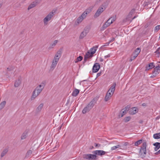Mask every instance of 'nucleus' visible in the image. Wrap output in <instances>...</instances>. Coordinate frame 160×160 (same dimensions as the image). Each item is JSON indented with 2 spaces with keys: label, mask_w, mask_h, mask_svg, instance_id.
I'll list each match as a JSON object with an SVG mask.
<instances>
[{
  "label": "nucleus",
  "mask_w": 160,
  "mask_h": 160,
  "mask_svg": "<svg viewBox=\"0 0 160 160\" xmlns=\"http://www.w3.org/2000/svg\"><path fill=\"white\" fill-rule=\"evenodd\" d=\"M146 147L147 143L146 142H144L142 143V145L140 149L139 152V154L140 156L142 158L146 157Z\"/></svg>",
  "instance_id": "obj_1"
},
{
  "label": "nucleus",
  "mask_w": 160,
  "mask_h": 160,
  "mask_svg": "<svg viewBox=\"0 0 160 160\" xmlns=\"http://www.w3.org/2000/svg\"><path fill=\"white\" fill-rule=\"evenodd\" d=\"M55 12V11L53 10L44 19L43 22L45 24H47V22L51 20Z\"/></svg>",
  "instance_id": "obj_2"
},
{
  "label": "nucleus",
  "mask_w": 160,
  "mask_h": 160,
  "mask_svg": "<svg viewBox=\"0 0 160 160\" xmlns=\"http://www.w3.org/2000/svg\"><path fill=\"white\" fill-rule=\"evenodd\" d=\"M116 86V83H113L112 85L110 87V88L106 94H108V95L111 97L115 91Z\"/></svg>",
  "instance_id": "obj_3"
},
{
  "label": "nucleus",
  "mask_w": 160,
  "mask_h": 160,
  "mask_svg": "<svg viewBox=\"0 0 160 160\" xmlns=\"http://www.w3.org/2000/svg\"><path fill=\"white\" fill-rule=\"evenodd\" d=\"M83 158L84 159L88 160H96L95 155L94 154H85L83 155Z\"/></svg>",
  "instance_id": "obj_4"
},
{
  "label": "nucleus",
  "mask_w": 160,
  "mask_h": 160,
  "mask_svg": "<svg viewBox=\"0 0 160 160\" xmlns=\"http://www.w3.org/2000/svg\"><path fill=\"white\" fill-rule=\"evenodd\" d=\"M106 152L101 150H97L92 151V153L94 154L95 155V158L97 159L98 158V156H102L106 154Z\"/></svg>",
  "instance_id": "obj_5"
},
{
  "label": "nucleus",
  "mask_w": 160,
  "mask_h": 160,
  "mask_svg": "<svg viewBox=\"0 0 160 160\" xmlns=\"http://www.w3.org/2000/svg\"><path fill=\"white\" fill-rule=\"evenodd\" d=\"M134 51L133 52L129 60V62H131L132 60H134L138 56L139 53L141 51Z\"/></svg>",
  "instance_id": "obj_6"
},
{
  "label": "nucleus",
  "mask_w": 160,
  "mask_h": 160,
  "mask_svg": "<svg viewBox=\"0 0 160 160\" xmlns=\"http://www.w3.org/2000/svg\"><path fill=\"white\" fill-rule=\"evenodd\" d=\"M102 7H99L97 10L94 15V17L95 18H97L105 10V8H102Z\"/></svg>",
  "instance_id": "obj_7"
},
{
  "label": "nucleus",
  "mask_w": 160,
  "mask_h": 160,
  "mask_svg": "<svg viewBox=\"0 0 160 160\" xmlns=\"http://www.w3.org/2000/svg\"><path fill=\"white\" fill-rule=\"evenodd\" d=\"M111 18H112V17H111L106 22H105L104 24L103 25L101 28V30L102 31L104 30L105 28L109 26L112 23H111L110 22V19Z\"/></svg>",
  "instance_id": "obj_8"
},
{
  "label": "nucleus",
  "mask_w": 160,
  "mask_h": 160,
  "mask_svg": "<svg viewBox=\"0 0 160 160\" xmlns=\"http://www.w3.org/2000/svg\"><path fill=\"white\" fill-rule=\"evenodd\" d=\"M100 68V65L98 63L94 64L92 68V71L93 72H96L99 70Z\"/></svg>",
  "instance_id": "obj_9"
},
{
  "label": "nucleus",
  "mask_w": 160,
  "mask_h": 160,
  "mask_svg": "<svg viewBox=\"0 0 160 160\" xmlns=\"http://www.w3.org/2000/svg\"><path fill=\"white\" fill-rule=\"evenodd\" d=\"M138 109L136 107L132 108L129 111V113L130 114L133 115L138 112Z\"/></svg>",
  "instance_id": "obj_10"
},
{
  "label": "nucleus",
  "mask_w": 160,
  "mask_h": 160,
  "mask_svg": "<svg viewBox=\"0 0 160 160\" xmlns=\"http://www.w3.org/2000/svg\"><path fill=\"white\" fill-rule=\"evenodd\" d=\"M61 54L62 52L61 51H58L54 57L53 59L54 60H56L58 61L59 59L61 57Z\"/></svg>",
  "instance_id": "obj_11"
},
{
  "label": "nucleus",
  "mask_w": 160,
  "mask_h": 160,
  "mask_svg": "<svg viewBox=\"0 0 160 160\" xmlns=\"http://www.w3.org/2000/svg\"><path fill=\"white\" fill-rule=\"evenodd\" d=\"M39 3V2L38 0H35L34 2H32V4L29 6L28 9V10H29L30 9L35 7L36 5L38 4Z\"/></svg>",
  "instance_id": "obj_12"
},
{
  "label": "nucleus",
  "mask_w": 160,
  "mask_h": 160,
  "mask_svg": "<svg viewBox=\"0 0 160 160\" xmlns=\"http://www.w3.org/2000/svg\"><path fill=\"white\" fill-rule=\"evenodd\" d=\"M154 64V62H151L147 65L146 66L145 71L154 68L155 67Z\"/></svg>",
  "instance_id": "obj_13"
},
{
  "label": "nucleus",
  "mask_w": 160,
  "mask_h": 160,
  "mask_svg": "<svg viewBox=\"0 0 160 160\" xmlns=\"http://www.w3.org/2000/svg\"><path fill=\"white\" fill-rule=\"evenodd\" d=\"M58 62V61L56 60H54L53 59L50 67V70L52 71L54 69Z\"/></svg>",
  "instance_id": "obj_14"
},
{
  "label": "nucleus",
  "mask_w": 160,
  "mask_h": 160,
  "mask_svg": "<svg viewBox=\"0 0 160 160\" xmlns=\"http://www.w3.org/2000/svg\"><path fill=\"white\" fill-rule=\"evenodd\" d=\"M160 72V66L159 65L156 66L154 68V70L152 71V73H156L157 75Z\"/></svg>",
  "instance_id": "obj_15"
},
{
  "label": "nucleus",
  "mask_w": 160,
  "mask_h": 160,
  "mask_svg": "<svg viewBox=\"0 0 160 160\" xmlns=\"http://www.w3.org/2000/svg\"><path fill=\"white\" fill-rule=\"evenodd\" d=\"M153 145L155 146L154 150L155 151H157L160 148V143L156 142L153 144Z\"/></svg>",
  "instance_id": "obj_16"
},
{
  "label": "nucleus",
  "mask_w": 160,
  "mask_h": 160,
  "mask_svg": "<svg viewBox=\"0 0 160 160\" xmlns=\"http://www.w3.org/2000/svg\"><path fill=\"white\" fill-rule=\"evenodd\" d=\"M79 90L77 89H75V90L73 91L72 93V95L73 96L76 97L77 96L78 94L79 93Z\"/></svg>",
  "instance_id": "obj_17"
},
{
  "label": "nucleus",
  "mask_w": 160,
  "mask_h": 160,
  "mask_svg": "<svg viewBox=\"0 0 160 160\" xmlns=\"http://www.w3.org/2000/svg\"><path fill=\"white\" fill-rule=\"evenodd\" d=\"M99 98V96H97L96 97L93 98V99L90 102H91V103H92V104L94 105L96 103L97 101L98 100Z\"/></svg>",
  "instance_id": "obj_18"
},
{
  "label": "nucleus",
  "mask_w": 160,
  "mask_h": 160,
  "mask_svg": "<svg viewBox=\"0 0 160 160\" xmlns=\"http://www.w3.org/2000/svg\"><path fill=\"white\" fill-rule=\"evenodd\" d=\"M88 33V32L83 31L82 32H81V33L79 38L80 39H82Z\"/></svg>",
  "instance_id": "obj_19"
},
{
  "label": "nucleus",
  "mask_w": 160,
  "mask_h": 160,
  "mask_svg": "<svg viewBox=\"0 0 160 160\" xmlns=\"http://www.w3.org/2000/svg\"><path fill=\"white\" fill-rule=\"evenodd\" d=\"M21 83V81L20 79L19 78L18 80L16 81L14 83V86L15 87H18Z\"/></svg>",
  "instance_id": "obj_20"
},
{
  "label": "nucleus",
  "mask_w": 160,
  "mask_h": 160,
  "mask_svg": "<svg viewBox=\"0 0 160 160\" xmlns=\"http://www.w3.org/2000/svg\"><path fill=\"white\" fill-rule=\"evenodd\" d=\"M28 131H25L22 134L21 137V139H24L27 137L28 135Z\"/></svg>",
  "instance_id": "obj_21"
},
{
  "label": "nucleus",
  "mask_w": 160,
  "mask_h": 160,
  "mask_svg": "<svg viewBox=\"0 0 160 160\" xmlns=\"http://www.w3.org/2000/svg\"><path fill=\"white\" fill-rule=\"evenodd\" d=\"M8 152V149H4L2 152L1 157V158L4 157Z\"/></svg>",
  "instance_id": "obj_22"
},
{
  "label": "nucleus",
  "mask_w": 160,
  "mask_h": 160,
  "mask_svg": "<svg viewBox=\"0 0 160 160\" xmlns=\"http://www.w3.org/2000/svg\"><path fill=\"white\" fill-rule=\"evenodd\" d=\"M90 52H89V51H88L84 57V61L85 62H86L87 61V59L89 58V57H90Z\"/></svg>",
  "instance_id": "obj_23"
},
{
  "label": "nucleus",
  "mask_w": 160,
  "mask_h": 160,
  "mask_svg": "<svg viewBox=\"0 0 160 160\" xmlns=\"http://www.w3.org/2000/svg\"><path fill=\"white\" fill-rule=\"evenodd\" d=\"M90 52H89V51H88L84 57V61L85 62H86L87 61V59L89 58V57H90Z\"/></svg>",
  "instance_id": "obj_24"
},
{
  "label": "nucleus",
  "mask_w": 160,
  "mask_h": 160,
  "mask_svg": "<svg viewBox=\"0 0 160 160\" xmlns=\"http://www.w3.org/2000/svg\"><path fill=\"white\" fill-rule=\"evenodd\" d=\"M90 52H89V51H88L84 57V61L85 62H86L87 61V59L89 58V57H90Z\"/></svg>",
  "instance_id": "obj_25"
},
{
  "label": "nucleus",
  "mask_w": 160,
  "mask_h": 160,
  "mask_svg": "<svg viewBox=\"0 0 160 160\" xmlns=\"http://www.w3.org/2000/svg\"><path fill=\"white\" fill-rule=\"evenodd\" d=\"M91 109L87 106L85 107L82 111V112L83 114L86 113L87 112H88Z\"/></svg>",
  "instance_id": "obj_26"
},
{
  "label": "nucleus",
  "mask_w": 160,
  "mask_h": 160,
  "mask_svg": "<svg viewBox=\"0 0 160 160\" xmlns=\"http://www.w3.org/2000/svg\"><path fill=\"white\" fill-rule=\"evenodd\" d=\"M135 9L134 8L132 9L130 12L129 14L128 15V18H131L132 15L135 12Z\"/></svg>",
  "instance_id": "obj_27"
},
{
  "label": "nucleus",
  "mask_w": 160,
  "mask_h": 160,
  "mask_svg": "<svg viewBox=\"0 0 160 160\" xmlns=\"http://www.w3.org/2000/svg\"><path fill=\"white\" fill-rule=\"evenodd\" d=\"M83 59V57L82 56H79L77 57V58L75 60V63H77L81 61Z\"/></svg>",
  "instance_id": "obj_28"
},
{
  "label": "nucleus",
  "mask_w": 160,
  "mask_h": 160,
  "mask_svg": "<svg viewBox=\"0 0 160 160\" xmlns=\"http://www.w3.org/2000/svg\"><path fill=\"white\" fill-rule=\"evenodd\" d=\"M153 137L156 139H159L160 138V132L154 134L153 135Z\"/></svg>",
  "instance_id": "obj_29"
},
{
  "label": "nucleus",
  "mask_w": 160,
  "mask_h": 160,
  "mask_svg": "<svg viewBox=\"0 0 160 160\" xmlns=\"http://www.w3.org/2000/svg\"><path fill=\"white\" fill-rule=\"evenodd\" d=\"M6 101H3L0 103V110L4 108L6 104Z\"/></svg>",
  "instance_id": "obj_30"
},
{
  "label": "nucleus",
  "mask_w": 160,
  "mask_h": 160,
  "mask_svg": "<svg viewBox=\"0 0 160 160\" xmlns=\"http://www.w3.org/2000/svg\"><path fill=\"white\" fill-rule=\"evenodd\" d=\"M36 91H35V90L33 91V92H32V96L31 98V100H32L34 99H35L36 98V97L37 96H38V95H37V94H36Z\"/></svg>",
  "instance_id": "obj_31"
},
{
  "label": "nucleus",
  "mask_w": 160,
  "mask_h": 160,
  "mask_svg": "<svg viewBox=\"0 0 160 160\" xmlns=\"http://www.w3.org/2000/svg\"><path fill=\"white\" fill-rule=\"evenodd\" d=\"M143 140L142 139H141L135 142L134 145L136 146H138L142 142Z\"/></svg>",
  "instance_id": "obj_32"
},
{
  "label": "nucleus",
  "mask_w": 160,
  "mask_h": 160,
  "mask_svg": "<svg viewBox=\"0 0 160 160\" xmlns=\"http://www.w3.org/2000/svg\"><path fill=\"white\" fill-rule=\"evenodd\" d=\"M43 106V104L41 103V104H40L37 108L38 111L40 112L41 111V110Z\"/></svg>",
  "instance_id": "obj_33"
},
{
  "label": "nucleus",
  "mask_w": 160,
  "mask_h": 160,
  "mask_svg": "<svg viewBox=\"0 0 160 160\" xmlns=\"http://www.w3.org/2000/svg\"><path fill=\"white\" fill-rule=\"evenodd\" d=\"M44 87V83H42L39 86L37 87L36 88H38V89H41L42 91L43 90Z\"/></svg>",
  "instance_id": "obj_34"
},
{
  "label": "nucleus",
  "mask_w": 160,
  "mask_h": 160,
  "mask_svg": "<svg viewBox=\"0 0 160 160\" xmlns=\"http://www.w3.org/2000/svg\"><path fill=\"white\" fill-rule=\"evenodd\" d=\"M159 54L160 52L159 51H156L153 55L156 57H159Z\"/></svg>",
  "instance_id": "obj_35"
},
{
  "label": "nucleus",
  "mask_w": 160,
  "mask_h": 160,
  "mask_svg": "<svg viewBox=\"0 0 160 160\" xmlns=\"http://www.w3.org/2000/svg\"><path fill=\"white\" fill-rule=\"evenodd\" d=\"M83 18L81 17V16H80L77 19V23L78 24L81 22L83 20Z\"/></svg>",
  "instance_id": "obj_36"
},
{
  "label": "nucleus",
  "mask_w": 160,
  "mask_h": 160,
  "mask_svg": "<svg viewBox=\"0 0 160 160\" xmlns=\"http://www.w3.org/2000/svg\"><path fill=\"white\" fill-rule=\"evenodd\" d=\"M108 4V3L107 2H105L102 5L100 6V7H102V8H105V9L107 7Z\"/></svg>",
  "instance_id": "obj_37"
},
{
  "label": "nucleus",
  "mask_w": 160,
  "mask_h": 160,
  "mask_svg": "<svg viewBox=\"0 0 160 160\" xmlns=\"http://www.w3.org/2000/svg\"><path fill=\"white\" fill-rule=\"evenodd\" d=\"M35 90L36 91H37V95H39V94L40 93V92L42 91L41 90V89H38V88H36L35 89Z\"/></svg>",
  "instance_id": "obj_38"
},
{
  "label": "nucleus",
  "mask_w": 160,
  "mask_h": 160,
  "mask_svg": "<svg viewBox=\"0 0 160 160\" xmlns=\"http://www.w3.org/2000/svg\"><path fill=\"white\" fill-rule=\"evenodd\" d=\"M94 106V105H93L92 103H91V102H90L87 106L90 109H91Z\"/></svg>",
  "instance_id": "obj_39"
},
{
  "label": "nucleus",
  "mask_w": 160,
  "mask_h": 160,
  "mask_svg": "<svg viewBox=\"0 0 160 160\" xmlns=\"http://www.w3.org/2000/svg\"><path fill=\"white\" fill-rule=\"evenodd\" d=\"M120 147V145H118L117 146H114L111 148V150H115L117 148H119Z\"/></svg>",
  "instance_id": "obj_40"
},
{
  "label": "nucleus",
  "mask_w": 160,
  "mask_h": 160,
  "mask_svg": "<svg viewBox=\"0 0 160 160\" xmlns=\"http://www.w3.org/2000/svg\"><path fill=\"white\" fill-rule=\"evenodd\" d=\"M111 97L108 96V94H106V96L105 98H104L105 101L106 102L108 101V100H109L110 99V98Z\"/></svg>",
  "instance_id": "obj_41"
},
{
  "label": "nucleus",
  "mask_w": 160,
  "mask_h": 160,
  "mask_svg": "<svg viewBox=\"0 0 160 160\" xmlns=\"http://www.w3.org/2000/svg\"><path fill=\"white\" fill-rule=\"evenodd\" d=\"M87 14V12L85 11L82 14V15L81 16L83 18V19H84L86 17Z\"/></svg>",
  "instance_id": "obj_42"
},
{
  "label": "nucleus",
  "mask_w": 160,
  "mask_h": 160,
  "mask_svg": "<svg viewBox=\"0 0 160 160\" xmlns=\"http://www.w3.org/2000/svg\"><path fill=\"white\" fill-rule=\"evenodd\" d=\"M131 118V117H130L129 116L126 117L124 119V121L125 122H128L130 120Z\"/></svg>",
  "instance_id": "obj_43"
},
{
  "label": "nucleus",
  "mask_w": 160,
  "mask_h": 160,
  "mask_svg": "<svg viewBox=\"0 0 160 160\" xmlns=\"http://www.w3.org/2000/svg\"><path fill=\"white\" fill-rule=\"evenodd\" d=\"M32 152L31 150H29L26 153V157H28L32 153Z\"/></svg>",
  "instance_id": "obj_44"
},
{
  "label": "nucleus",
  "mask_w": 160,
  "mask_h": 160,
  "mask_svg": "<svg viewBox=\"0 0 160 160\" xmlns=\"http://www.w3.org/2000/svg\"><path fill=\"white\" fill-rule=\"evenodd\" d=\"M160 29V25H158L155 27L154 31H158Z\"/></svg>",
  "instance_id": "obj_45"
},
{
  "label": "nucleus",
  "mask_w": 160,
  "mask_h": 160,
  "mask_svg": "<svg viewBox=\"0 0 160 160\" xmlns=\"http://www.w3.org/2000/svg\"><path fill=\"white\" fill-rule=\"evenodd\" d=\"M98 47V45H96L90 48L89 50H97Z\"/></svg>",
  "instance_id": "obj_46"
},
{
  "label": "nucleus",
  "mask_w": 160,
  "mask_h": 160,
  "mask_svg": "<svg viewBox=\"0 0 160 160\" xmlns=\"http://www.w3.org/2000/svg\"><path fill=\"white\" fill-rule=\"evenodd\" d=\"M96 51H92V52H90V54L89 55L90 57H92L93 54H94Z\"/></svg>",
  "instance_id": "obj_47"
},
{
  "label": "nucleus",
  "mask_w": 160,
  "mask_h": 160,
  "mask_svg": "<svg viewBox=\"0 0 160 160\" xmlns=\"http://www.w3.org/2000/svg\"><path fill=\"white\" fill-rule=\"evenodd\" d=\"M112 18H111L112 19L111 21V23H112L116 20V16L112 17Z\"/></svg>",
  "instance_id": "obj_48"
},
{
  "label": "nucleus",
  "mask_w": 160,
  "mask_h": 160,
  "mask_svg": "<svg viewBox=\"0 0 160 160\" xmlns=\"http://www.w3.org/2000/svg\"><path fill=\"white\" fill-rule=\"evenodd\" d=\"M130 108V107L129 105L125 107V109L124 110V111H128L129 110V108Z\"/></svg>",
  "instance_id": "obj_49"
},
{
  "label": "nucleus",
  "mask_w": 160,
  "mask_h": 160,
  "mask_svg": "<svg viewBox=\"0 0 160 160\" xmlns=\"http://www.w3.org/2000/svg\"><path fill=\"white\" fill-rule=\"evenodd\" d=\"M106 44L107 45H103V46H102V47H100V49H104L105 46H107V45H108V44H107V43H106Z\"/></svg>",
  "instance_id": "obj_50"
},
{
  "label": "nucleus",
  "mask_w": 160,
  "mask_h": 160,
  "mask_svg": "<svg viewBox=\"0 0 160 160\" xmlns=\"http://www.w3.org/2000/svg\"><path fill=\"white\" fill-rule=\"evenodd\" d=\"M56 45H55V44L53 43L51 44L49 47L50 49L54 47Z\"/></svg>",
  "instance_id": "obj_51"
},
{
  "label": "nucleus",
  "mask_w": 160,
  "mask_h": 160,
  "mask_svg": "<svg viewBox=\"0 0 160 160\" xmlns=\"http://www.w3.org/2000/svg\"><path fill=\"white\" fill-rule=\"evenodd\" d=\"M13 67H10L9 68H7V69L8 71H12V70H13Z\"/></svg>",
  "instance_id": "obj_52"
},
{
  "label": "nucleus",
  "mask_w": 160,
  "mask_h": 160,
  "mask_svg": "<svg viewBox=\"0 0 160 160\" xmlns=\"http://www.w3.org/2000/svg\"><path fill=\"white\" fill-rule=\"evenodd\" d=\"M152 74L153 75L150 76V78H153L156 77L157 75V73H152Z\"/></svg>",
  "instance_id": "obj_53"
},
{
  "label": "nucleus",
  "mask_w": 160,
  "mask_h": 160,
  "mask_svg": "<svg viewBox=\"0 0 160 160\" xmlns=\"http://www.w3.org/2000/svg\"><path fill=\"white\" fill-rule=\"evenodd\" d=\"M94 144L96 147H99L101 146V145L99 143H95Z\"/></svg>",
  "instance_id": "obj_54"
},
{
  "label": "nucleus",
  "mask_w": 160,
  "mask_h": 160,
  "mask_svg": "<svg viewBox=\"0 0 160 160\" xmlns=\"http://www.w3.org/2000/svg\"><path fill=\"white\" fill-rule=\"evenodd\" d=\"M128 18H129L128 17H127L126 18L124 19L123 20V22H127L128 21Z\"/></svg>",
  "instance_id": "obj_55"
},
{
  "label": "nucleus",
  "mask_w": 160,
  "mask_h": 160,
  "mask_svg": "<svg viewBox=\"0 0 160 160\" xmlns=\"http://www.w3.org/2000/svg\"><path fill=\"white\" fill-rule=\"evenodd\" d=\"M125 111H124H124H123L122 113L120 114L121 115V117H123V115L125 114Z\"/></svg>",
  "instance_id": "obj_56"
},
{
  "label": "nucleus",
  "mask_w": 160,
  "mask_h": 160,
  "mask_svg": "<svg viewBox=\"0 0 160 160\" xmlns=\"http://www.w3.org/2000/svg\"><path fill=\"white\" fill-rule=\"evenodd\" d=\"M84 31L88 32V33L89 32V29L88 28H85Z\"/></svg>",
  "instance_id": "obj_57"
},
{
  "label": "nucleus",
  "mask_w": 160,
  "mask_h": 160,
  "mask_svg": "<svg viewBox=\"0 0 160 160\" xmlns=\"http://www.w3.org/2000/svg\"><path fill=\"white\" fill-rule=\"evenodd\" d=\"M155 155H158V154H160V150H159V151H158L157 152H155Z\"/></svg>",
  "instance_id": "obj_58"
},
{
  "label": "nucleus",
  "mask_w": 160,
  "mask_h": 160,
  "mask_svg": "<svg viewBox=\"0 0 160 160\" xmlns=\"http://www.w3.org/2000/svg\"><path fill=\"white\" fill-rule=\"evenodd\" d=\"M142 106L143 107H146L147 106V104L146 103H143L142 105Z\"/></svg>",
  "instance_id": "obj_59"
},
{
  "label": "nucleus",
  "mask_w": 160,
  "mask_h": 160,
  "mask_svg": "<svg viewBox=\"0 0 160 160\" xmlns=\"http://www.w3.org/2000/svg\"><path fill=\"white\" fill-rule=\"evenodd\" d=\"M101 74V72L98 73L97 74V77H98L99 76H100Z\"/></svg>",
  "instance_id": "obj_60"
},
{
  "label": "nucleus",
  "mask_w": 160,
  "mask_h": 160,
  "mask_svg": "<svg viewBox=\"0 0 160 160\" xmlns=\"http://www.w3.org/2000/svg\"><path fill=\"white\" fill-rule=\"evenodd\" d=\"M58 42V40H55L53 43L55 44V45H56V44Z\"/></svg>",
  "instance_id": "obj_61"
},
{
  "label": "nucleus",
  "mask_w": 160,
  "mask_h": 160,
  "mask_svg": "<svg viewBox=\"0 0 160 160\" xmlns=\"http://www.w3.org/2000/svg\"><path fill=\"white\" fill-rule=\"evenodd\" d=\"M110 57V55L109 54L108 55H107L105 56L104 58H109Z\"/></svg>",
  "instance_id": "obj_62"
},
{
  "label": "nucleus",
  "mask_w": 160,
  "mask_h": 160,
  "mask_svg": "<svg viewBox=\"0 0 160 160\" xmlns=\"http://www.w3.org/2000/svg\"><path fill=\"white\" fill-rule=\"evenodd\" d=\"M115 40V38H112L111 40L110 41V42H112L114 41Z\"/></svg>",
  "instance_id": "obj_63"
},
{
  "label": "nucleus",
  "mask_w": 160,
  "mask_h": 160,
  "mask_svg": "<svg viewBox=\"0 0 160 160\" xmlns=\"http://www.w3.org/2000/svg\"><path fill=\"white\" fill-rule=\"evenodd\" d=\"M100 61L101 62H102L103 61V59L102 58H100Z\"/></svg>",
  "instance_id": "obj_64"
}]
</instances>
